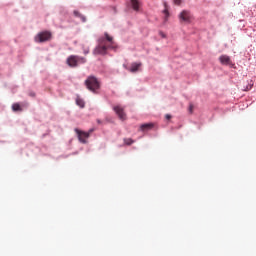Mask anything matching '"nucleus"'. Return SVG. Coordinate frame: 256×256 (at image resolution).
I'll return each mask as SVG.
<instances>
[{
  "instance_id": "f257e3e1",
  "label": "nucleus",
  "mask_w": 256,
  "mask_h": 256,
  "mask_svg": "<svg viewBox=\"0 0 256 256\" xmlns=\"http://www.w3.org/2000/svg\"><path fill=\"white\" fill-rule=\"evenodd\" d=\"M105 38H100L98 40V46L94 49V55H105L108 49H113L115 42L113 41V37L109 35V33L104 34Z\"/></svg>"
},
{
  "instance_id": "f03ea898",
  "label": "nucleus",
  "mask_w": 256,
  "mask_h": 256,
  "mask_svg": "<svg viewBox=\"0 0 256 256\" xmlns=\"http://www.w3.org/2000/svg\"><path fill=\"white\" fill-rule=\"evenodd\" d=\"M85 85L89 91H92V93H97L98 89H100L101 87L99 80H97V78H95L94 76H89L85 80Z\"/></svg>"
},
{
  "instance_id": "7ed1b4c3",
  "label": "nucleus",
  "mask_w": 256,
  "mask_h": 256,
  "mask_svg": "<svg viewBox=\"0 0 256 256\" xmlns=\"http://www.w3.org/2000/svg\"><path fill=\"white\" fill-rule=\"evenodd\" d=\"M66 63L69 67H78V65L87 63V59L85 57L71 55L67 58Z\"/></svg>"
},
{
  "instance_id": "20e7f679",
  "label": "nucleus",
  "mask_w": 256,
  "mask_h": 256,
  "mask_svg": "<svg viewBox=\"0 0 256 256\" xmlns=\"http://www.w3.org/2000/svg\"><path fill=\"white\" fill-rule=\"evenodd\" d=\"M178 19L180 23H191L193 21V14L188 10H183L179 15Z\"/></svg>"
},
{
  "instance_id": "39448f33",
  "label": "nucleus",
  "mask_w": 256,
  "mask_h": 256,
  "mask_svg": "<svg viewBox=\"0 0 256 256\" xmlns=\"http://www.w3.org/2000/svg\"><path fill=\"white\" fill-rule=\"evenodd\" d=\"M75 133H77L80 143H87V139H89V135L93 133V130H90L89 132H83L76 128Z\"/></svg>"
},
{
  "instance_id": "423d86ee",
  "label": "nucleus",
  "mask_w": 256,
  "mask_h": 256,
  "mask_svg": "<svg viewBox=\"0 0 256 256\" xmlns=\"http://www.w3.org/2000/svg\"><path fill=\"white\" fill-rule=\"evenodd\" d=\"M51 39V32L44 31L40 32L36 37L35 40L37 43H45V41H49Z\"/></svg>"
},
{
  "instance_id": "0eeeda50",
  "label": "nucleus",
  "mask_w": 256,
  "mask_h": 256,
  "mask_svg": "<svg viewBox=\"0 0 256 256\" xmlns=\"http://www.w3.org/2000/svg\"><path fill=\"white\" fill-rule=\"evenodd\" d=\"M113 111H115L116 115H118L121 121H125L127 119V114H125V110L121 106H114Z\"/></svg>"
},
{
  "instance_id": "6e6552de",
  "label": "nucleus",
  "mask_w": 256,
  "mask_h": 256,
  "mask_svg": "<svg viewBox=\"0 0 256 256\" xmlns=\"http://www.w3.org/2000/svg\"><path fill=\"white\" fill-rule=\"evenodd\" d=\"M219 61L222 65H231V57L227 56V55H221L219 57Z\"/></svg>"
},
{
  "instance_id": "1a4fd4ad",
  "label": "nucleus",
  "mask_w": 256,
  "mask_h": 256,
  "mask_svg": "<svg viewBox=\"0 0 256 256\" xmlns=\"http://www.w3.org/2000/svg\"><path fill=\"white\" fill-rule=\"evenodd\" d=\"M153 127H155L153 123L142 124L140 126V131H150Z\"/></svg>"
},
{
  "instance_id": "9d476101",
  "label": "nucleus",
  "mask_w": 256,
  "mask_h": 256,
  "mask_svg": "<svg viewBox=\"0 0 256 256\" xmlns=\"http://www.w3.org/2000/svg\"><path fill=\"white\" fill-rule=\"evenodd\" d=\"M140 67H141V63H132L129 71L131 73H137V71H139Z\"/></svg>"
},
{
  "instance_id": "9b49d317",
  "label": "nucleus",
  "mask_w": 256,
  "mask_h": 256,
  "mask_svg": "<svg viewBox=\"0 0 256 256\" xmlns=\"http://www.w3.org/2000/svg\"><path fill=\"white\" fill-rule=\"evenodd\" d=\"M74 16L79 17V19H81V21L83 23H85V21H87V18L85 16H83V14H80V12L77 10L74 11Z\"/></svg>"
},
{
  "instance_id": "f8f14e48",
  "label": "nucleus",
  "mask_w": 256,
  "mask_h": 256,
  "mask_svg": "<svg viewBox=\"0 0 256 256\" xmlns=\"http://www.w3.org/2000/svg\"><path fill=\"white\" fill-rule=\"evenodd\" d=\"M132 9L134 11H139V1L138 0H131Z\"/></svg>"
},
{
  "instance_id": "ddd939ff",
  "label": "nucleus",
  "mask_w": 256,
  "mask_h": 256,
  "mask_svg": "<svg viewBox=\"0 0 256 256\" xmlns=\"http://www.w3.org/2000/svg\"><path fill=\"white\" fill-rule=\"evenodd\" d=\"M76 105H78V107L83 109V107H85V101H83V99L78 97V98H76Z\"/></svg>"
},
{
  "instance_id": "4468645a",
  "label": "nucleus",
  "mask_w": 256,
  "mask_h": 256,
  "mask_svg": "<svg viewBox=\"0 0 256 256\" xmlns=\"http://www.w3.org/2000/svg\"><path fill=\"white\" fill-rule=\"evenodd\" d=\"M124 143H125V145H133V143H135V141L131 138H125Z\"/></svg>"
},
{
  "instance_id": "2eb2a0df",
  "label": "nucleus",
  "mask_w": 256,
  "mask_h": 256,
  "mask_svg": "<svg viewBox=\"0 0 256 256\" xmlns=\"http://www.w3.org/2000/svg\"><path fill=\"white\" fill-rule=\"evenodd\" d=\"M13 111H21V105L19 103H15L12 105Z\"/></svg>"
},
{
  "instance_id": "dca6fc26",
  "label": "nucleus",
  "mask_w": 256,
  "mask_h": 256,
  "mask_svg": "<svg viewBox=\"0 0 256 256\" xmlns=\"http://www.w3.org/2000/svg\"><path fill=\"white\" fill-rule=\"evenodd\" d=\"M182 1L181 0H174L175 5H181Z\"/></svg>"
},
{
  "instance_id": "f3484780",
  "label": "nucleus",
  "mask_w": 256,
  "mask_h": 256,
  "mask_svg": "<svg viewBox=\"0 0 256 256\" xmlns=\"http://www.w3.org/2000/svg\"><path fill=\"white\" fill-rule=\"evenodd\" d=\"M159 35H160V37H162V39H165V37H167V36L165 35V33H163V32H159Z\"/></svg>"
},
{
  "instance_id": "a211bd4d",
  "label": "nucleus",
  "mask_w": 256,
  "mask_h": 256,
  "mask_svg": "<svg viewBox=\"0 0 256 256\" xmlns=\"http://www.w3.org/2000/svg\"><path fill=\"white\" fill-rule=\"evenodd\" d=\"M193 107H194L193 104H190V105H189V112H190V113H193Z\"/></svg>"
},
{
  "instance_id": "6ab92c4d",
  "label": "nucleus",
  "mask_w": 256,
  "mask_h": 256,
  "mask_svg": "<svg viewBox=\"0 0 256 256\" xmlns=\"http://www.w3.org/2000/svg\"><path fill=\"white\" fill-rule=\"evenodd\" d=\"M163 13L166 15V17H169V10L165 9Z\"/></svg>"
},
{
  "instance_id": "aec40b11",
  "label": "nucleus",
  "mask_w": 256,
  "mask_h": 256,
  "mask_svg": "<svg viewBox=\"0 0 256 256\" xmlns=\"http://www.w3.org/2000/svg\"><path fill=\"white\" fill-rule=\"evenodd\" d=\"M166 119H171V115L167 114Z\"/></svg>"
}]
</instances>
